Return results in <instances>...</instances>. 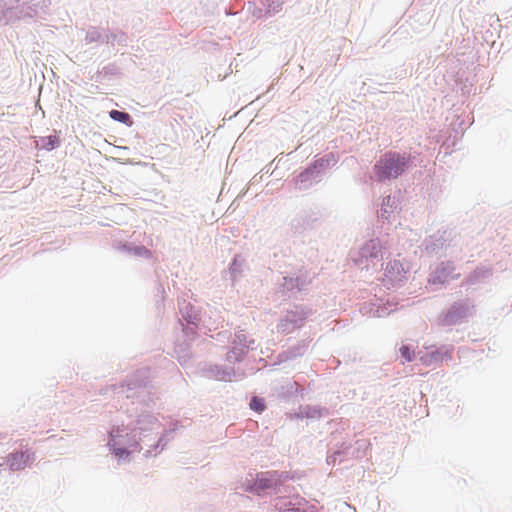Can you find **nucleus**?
<instances>
[{
	"label": "nucleus",
	"mask_w": 512,
	"mask_h": 512,
	"mask_svg": "<svg viewBox=\"0 0 512 512\" xmlns=\"http://www.w3.org/2000/svg\"><path fill=\"white\" fill-rule=\"evenodd\" d=\"M390 200H391V197H390V196H388V197L386 198V202H384V204H389Z\"/></svg>",
	"instance_id": "9d476101"
},
{
	"label": "nucleus",
	"mask_w": 512,
	"mask_h": 512,
	"mask_svg": "<svg viewBox=\"0 0 512 512\" xmlns=\"http://www.w3.org/2000/svg\"><path fill=\"white\" fill-rule=\"evenodd\" d=\"M31 459V454L28 450L19 451L9 455L8 464L12 470H21L25 468Z\"/></svg>",
	"instance_id": "f03ea898"
},
{
	"label": "nucleus",
	"mask_w": 512,
	"mask_h": 512,
	"mask_svg": "<svg viewBox=\"0 0 512 512\" xmlns=\"http://www.w3.org/2000/svg\"><path fill=\"white\" fill-rule=\"evenodd\" d=\"M401 356L407 361L410 362L413 360L414 352L410 350L408 346H401L400 348Z\"/></svg>",
	"instance_id": "423d86ee"
},
{
	"label": "nucleus",
	"mask_w": 512,
	"mask_h": 512,
	"mask_svg": "<svg viewBox=\"0 0 512 512\" xmlns=\"http://www.w3.org/2000/svg\"><path fill=\"white\" fill-rule=\"evenodd\" d=\"M250 407L252 410L254 411H258V412H261L264 410L265 406L264 404L261 402V400L257 399V398H253L250 402Z\"/></svg>",
	"instance_id": "0eeeda50"
},
{
	"label": "nucleus",
	"mask_w": 512,
	"mask_h": 512,
	"mask_svg": "<svg viewBox=\"0 0 512 512\" xmlns=\"http://www.w3.org/2000/svg\"><path fill=\"white\" fill-rule=\"evenodd\" d=\"M371 245H372L373 248L376 247V244L374 242H371Z\"/></svg>",
	"instance_id": "9b49d317"
},
{
	"label": "nucleus",
	"mask_w": 512,
	"mask_h": 512,
	"mask_svg": "<svg viewBox=\"0 0 512 512\" xmlns=\"http://www.w3.org/2000/svg\"><path fill=\"white\" fill-rule=\"evenodd\" d=\"M48 140H49V146H51V148H54L55 145L57 144V138L56 137H49Z\"/></svg>",
	"instance_id": "6e6552de"
},
{
	"label": "nucleus",
	"mask_w": 512,
	"mask_h": 512,
	"mask_svg": "<svg viewBox=\"0 0 512 512\" xmlns=\"http://www.w3.org/2000/svg\"><path fill=\"white\" fill-rule=\"evenodd\" d=\"M125 452H126L125 450L119 449L116 451V455H122Z\"/></svg>",
	"instance_id": "1a4fd4ad"
},
{
	"label": "nucleus",
	"mask_w": 512,
	"mask_h": 512,
	"mask_svg": "<svg viewBox=\"0 0 512 512\" xmlns=\"http://www.w3.org/2000/svg\"><path fill=\"white\" fill-rule=\"evenodd\" d=\"M410 162V156H401L389 152L375 164V173L379 180L397 178L403 173Z\"/></svg>",
	"instance_id": "f257e3e1"
},
{
	"label": "nucleus",
	"mask_w": 512,
	"mask_h": 512,
	"mask_svg": "<svg viewBox=\"0 0 512 512\" xmlns=\"http://www.w3.org/2000/svg\"><path fill=\"white\" fill-rule=\"evenodd\" d=\"M110 117L113 120H116V121H119V122H122V123H127L130 120V115L128 113L122 112V111H118V110L110 111Z\"/></svg>",
	"instance_id": "39448f33"
},
{
	"label": "nucleus",
	"mask_w": 512,
	"mask_h": 512,
	"mask_svg": "<svg viewBox=\"0 0 512 512\" xmlns=\"http://www.w3.org/2000/svg\"><path fill=\"white\" fill-rule=\"evenodd\" d=\"M275 484L276 480L273 474L262 473L257 477L254 485L250 488V490L252 492L260 494L264 490L272 488Z\"/></svg>",
	"instance_id": "7ed1b4c3"
},
{
	"label": "nucleus",
	"mask_w": 512,
	"mask_h": 512,
	"mask_svg": "<svg viewBox=\"0 0 512 512\" xmlns=\"http://www.w3.org/2000/svg\"><path fill=\"white\" fill-rule=\"evenodd\" d=\"M404 273H405L404 266L398 260H394V261L390 262L386 267V275L389 276L390 279H396Z\"/></svg>",
	"instance_id": "20e7f679"
}]
</instances>
